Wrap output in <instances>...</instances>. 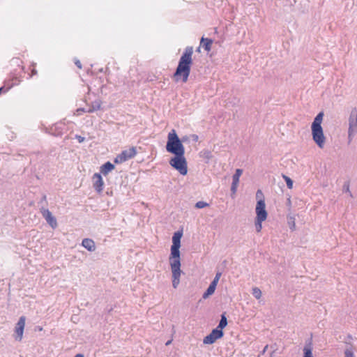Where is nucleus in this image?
I'll return each instance as SVG.
<instances>
[{"instance_id":"nucleus-27","label":"nucleus","mask_w":357,"mask_h":357,"mask_svg":"<svg viewBox=\"0 0 357 357\" xmlns=\"http://www.w3.org/2000/svg\"><path fill=\"white\" fill-rule=\"evenodd\" d=\"M252 295L257 299H259L261 296V291L258 287L252 289Z\"/></svg>"},{"instance_id":"nucleus-5","label":"nucleus","mask_w":357,"mask_h":357,"mask_svg":"<svg viewBox=\"0 0 357 357\" xmlns=\"http://www.w3.org/2000/svg\"><path fill=\"white\" fill-rule=\"evenodd\" d=\"M357 133V113L351 111L349 118V129H348V139L350 143Z\"/></svg>"},{"instance_id":"nucleus-15","label":"nucleus","mask_w":357,"mask_h":357,"mask_svg":"<svg viewBox=\"0 0 357 357\" xmlns=\"http://www.w3.org/2000/svg\"><path fill=\"white\" fill-rule=\"evenodd\" d=\"M82 245L90 252H93L96 250L95 242L91 238H84L82 242Z\"/></svg>"},{"instance_id":"nucleus-24","label":"nucleus","mask_w":357,"mask_h":357,"mask_svg":"<svg viewBox=\"0 0 357 357\" xmlns=\"http://www.w3.org/2000/svg\"><path fill=\"white\" fill-rule=\"evenodd\" d=\"M243 173V170L241 169H236L234 174L232 176V183H234V185H238L239 182V178Z\"/></svg>"},{"instance_id":"nucleus-32","label":"nucleus","mask_w":357,"mask_h":357,"mask_svg":"<svg viewBox=\"0 0 357 357\" xmlns=\"http://www.w3.org/2000/svg\"><path fill=\"white\" fill-rule=\"evenodd\" d=\"M75 139H77L79 143H82L85 140V138L84 137H82L81 135H75Z\"/></svg>"},{"instance_id":"nucleus-23","label":"nucleus","mask_w":357,"mask_h":357,"mask_svg":"<svg viewBox=\"0 0 357 357\" xmlns=\"http://www.w3.org/2000/svg\"><path fill=\"white\" fill-rule=\"evenodd\" d=\"M323 116H324V113L319 112L314 119V121H313L311 126H321Z\"/></svg>"},{"instance_id":"nucleus-13","label":"nucleus","mask_w":357,"mask_h":357,"mask_svg":"<svg viewBox=\"0 0 357 357\" xmlns=\"http://www.w3.org/2000/svg\"><path fill=\"white\" fill-rule=\"evenodd\" d=\"M172 272V286L176 289L180 282V276L181 273V268H178L177 263L174 264V268H171Z\"/></svg>"},{"instance_id":"nucleus-28","label":"nucleus","mask_w":357,"mask_h":357,"mask_svg":"<svg viewBox=\"0 0 357 357\" xmlns=\"http://www.w3.org/2000/svg\"><path fill=\"white\" fill-rule=\"evenodd\" d=\"M222 275V273L221 272H217L213 280H212V282H211V284H213L215 287H217V284L218 283V281Z\"/></svg>"},{"instance_id":"nucleus-20","label":"nucleus","mask_w":357,"mask_h":357,"mask_svg":"<svg viewBox=\"0 0 357 357\" xmlns=\"http://www.w3.org/2000/svg\"><path fill=\"white\" fill-rule=\"evenodd\" d=\"M227 325V319L226 317V313L224 312L221 314V318L219 321V324L216 328L219 329L220 331H223V328H225Z\"/></svg>"},{"instance_id":"nucleus-37","label":"nucleus","mask_w":357,"mask_h":357,"mask_svg":"<svg viewBox=\"0 0 357 357\" xmlns=\"http://www.w3.org/2000/svg\"><path fill=\"white\" fill-rule=\"evenodd\" d=\"M344 190H345L346 192H348L351 193V192H350V191H349V184H347V185H346V184H344ZM350 195H351V194H350Z\"/></svg>"},{"instance_id":"nucleus-30","label":"nucleus","mask_w":357,"mask_h":357,"mask_svg":"<svg viewBox=\"0 0 357 357\" xmlns=\"http://www.w3.org/2000/svg\"><path fill=\"white\" fill-rule=\"evenodd\" d=\"M344 357H354V352L351 349H347L344 351Z\"/></svg>"},{"instance_id":"nucleus-31","label":"nucleus","mask_w":357,"mask_h":357,"mask_svg":"<svg viewBox=\"0 0 357 357\" xmlns=\"http://www.w3.org/2000/svg\"><path fill=\"white\" fill-rule=\"evenodd\" d=\"M288 223L289 225V228L291 229V230H292V231L294 230L295 229L294 218H290V220H289Z\"/></svg>"},{"instance_id":"nucleus-2","label":"nucleus","mask_w":357,"mask_h":357,"mask_svg":"<svg viewBox=\"0 0 357 357\" xmlns=\"http://www.w3.org/2000/svg\"><path fill=\"white\" fill-rule=\"evenodd\" d=\"M166 150L174 155L185 153V147L175 130H172L168 134Z\"/></svg>"},{"instance_id":"nucleus-44","label":"nucleus","mask_w":357,"mask_h":357,"mask_svg":"<svg viewBox=\"0 0 357 357\" xmlns=\"http://www.w3.org/2000/svg\"><path fill=\"white\" fill-rule=\"evenodd\" d=\"M42 327H38V331H42Z\"/></svg>"},{"instance_id":"nucleus-38","label":"nucleus","mask_w":357,"mask_h":357,"mask_svg":"<svg viewBox=\"0 0 357 357\" xmlns=\"http://www.w3.org/2000/svg\"><path fill=\"white\" fill-rule=\"evenodd\" d=\"M46 199H47V197L45 195H43L42 198H41V200L40 201L39 204H42L43 202L46 203Z\"/></svg>"},{"instance_id":"nucleus-7","label":"nucleus","mask_w":357,"mask_h":357,"mask_svg":"<svg viewBox=\"0 0 357 357\" xmlns=\"http://www.w3.org/2000/svg\"><path fill=\"white\" fill-rule=\"evenodd\" d=\"M26 317L24 316H22L20 317L15 327V340L20 342L23 337V333L25 326Z\"/></svg>"},{"instance_id":"nucleus-9","label":"nucleus","mask_w":357,"mask_h":357,"mask_svg":"<svg viewBox=\"0 0 357 357\" xmlns=\"http://www.w3.org/2000/svg\"><path fill=\"white\" fill-rule=\"evenodd\" d=\"M40 212L43 215V217L45 219L47 222L50 225L52 229H55L57 227L58 224L56 219L54 216L52 215V213L47 208H45L42 207L40 208Z\"/></svg>"},{"instance_id":"nucleus-25","label":"nucleus","mask_w":357,"mask_h":357,"mask_svg":"<svg viewBox=\"0 0 357 357\" xmlns=\"http://www.w3.org/2000/svg\"><path fill=\"white\" fill-rule=\"evenodd\" d=\"M266 220L264 219H259V218H255V229L257 232L261 231L262 229V222L265 221Z\"/></svg>"},{"instance_id":"nucleus-1","label":"nucleus","mask_w":357,"mask_h":357,"mask_svg":"<svg viewBox=\"0 0 357 357\" xmlns=\"http://www.w3.org/2000/svg\"><path fill=\"white\" fill-rule=\"evenodd\" d=\"M192 54L193 47L192 46L186 47L180 57L178 66L173 75L176 82L181 80L182 82L185 83L188 81L192 65Z\"/></svg>"},{"instance_id":"nucleus-22","label":"nucleus","mask_w":357,"mask_h":357,"mask_svg":"<svg viewBox=\"0 0 357 357\" xmlns=\"http://www.w3.org/2000/svg\"><path fill=\"white\" fill-rule=\"evenodd\" d=\"M323 116H324V113L319 112L314 119V121H313L311 126H321Z\"/></svg>"},{"instance_id":"nucleus-36","label":"nucleus","mask_w":357,"mask_h":357,"mask_svg":"<svg viewBox=\"0 0 357 357\" xmlns=\"http://www.w3.org/2000/svg\"><path fill=\"white\" fill-rule=\"evenodd\" d=\"M191 138H192L193 142H197L198 139H199V137H198V135L193 134V135H191Z\"/></svg>"},{"instance_id":"nucleus-18","label":"nucleus","mask_w":357,"mask_h":357,"mask_svg":"<svg viewBox=\"0 0 357 357\" xmlns=\"http://www.w3.org/2000/svg\"><path fill=\"white\" fill-rule=\"evenodd\" d=\"M101 103H102V102L100 100H96L95 101L91 102V105H89L86 112L88 113H93L94 112H96V111L100 109Z\"/></svg>"},{"instance_id":"nucleus-39","label":"nucleus","mask_w":357,"mask_h":357,"mask_svg":"<svg viewBox=\"0 0 357 357\" xmlns=\"http://www.w3.org/2000/svg\"><path fill=\"white\" fill-rule=\"evenodd\" d=\"M268 347V345H266V346L264 347V349H263V350H262V351H261V354H262V355L265 354V352L266 351V350H267Z\"/></svg>"},{"instance_id":"nucleus-45","label":"nucleus","mask_w":357,"mask_h":357,"mask_svg":"<svg viewBox=\"0 0 357 357\" xmlns=\"http://www.w3.org/2000/svg\"><path fill=\"white\" fill-rule=\"evenodd\" d=\"M171 342V341H168L166 344L168 345L169 343Z\"/></svg>"},{"instance_id":"nucleus-4","label":"nucleus","mask_w":357,"mask_h":357,"mask_svg":"<svg viewBox=\"0 0 357 357\" xmlns=\"http://www.w3.org/2000/svg\"><path fill=\"white\" fill-rule=\"evenodd\" d=\"M312 139L321 149L324 146L326 137L322 126H311Z\"/></svg>"},{"instance_id":"nucleus-35","label":"nucleus","mask_w":357,"mask_h":357,"mask_svg":"<svg viewBox=\"0 0 357 357\" xmlns=\"http://www.w3.org/2000/svg\"><path fill=\"white\" fill-rule=\"evenodd\" d=\"M75 64L76 65V66H77L78 68H82V63H81V62H80V61H79V60L76 59V60L75 61Z\"/></svg>"},{"instance_id":"nucleus-17","label":"nucleus","mask_w":357,"mask_h":357,"mask_svg":"<svg viewBox=\"0 0 357 357\" xmlns=\"http://www.w3.org/2000/svg\"><path fill=\"white\" fill-rule=\"evenodd\" d=\"M183 236L182 231H177L172 236V246L181 247V238Z\"/></svg>"},{"instance_id":"nucleus-40","label":"nucleus","mask_w":357,"mask_h":357,"mask_svg":"<svg viewBox=\"0 0 357 357\" xmlns=\"http://www.w3.org/2000/svg\"><path fill=\"white\" fill-rule=\"evenodd\" d=\"M187 139H188L187 136H185L181 140L182 141V142H183L187 141Z\"/></svg>"},{"instance_id":"nucleus-42","label":"nucleus","mask_w":357,"mask_h":357,"mask_svg":"<svg viewBox=\"0 0 357 357\" xmlns=\"http://www.w3.org/2000/svg\"><path fill=\"white\" fill-rule=\"evenodd\" d=\"M259 194L262 195V192H261V190H257V197H258Z\"/></svg>"},{"instance_id":"nucleus-12","label":"nucleus","mask_w":357,"mask_h":357,"mask_svg":"<svg viewBox=\"0 0 357 357\" xmlns=\"http://www.w3.org/2000/svg\"><path fill=\"white\" fill-rule=\"evenodd\" d=\"M93 185L96 191L100 193L103 190L104 182L100 173H95L93 176Z\"/></svg>"},{"instance_id":"nucleus-21","label":"nucleus","mask_w":357,"mask_h":357,"mask_svg":"<svg viewBox=\"0 0 357 357\" xmlns=\"http://www.w3.org/2000/svg\"><path fill=\"white\" fill-rule=\"evenodd\" d=\"M216 289V287L214 286L213 284H210L206 291L203 294L202 298L204 299L207 298L209 296L213 294L215 292V290Z\"/></svg>"},{"instance_id":"nucleus-46","label":"nucleus","mask_w":357,"mask_h":357,"mask_svg":"<svg viewBox=\"0 0 357 357\" xmlns=\"http://www.w3.org/2000/svg\"><path fill=\"white\" fill-rule=\"evenodd\" d=\"M36 70H33V74H36Z\"/></svg>"},{"instance_id":"nucleus-26","label":"nucleus","mask_w":357,"mask_h":357,"mask_svg":"<svg viewBox=\"0 0 357 357\" xmlns=\"http://www.w3.org/2000/svg\"><path fill=\"white\" fill-rule=\"evenodd\" d=\"M283 178L284 179L287 186L289 189H291L293 188V181L291 178H290L289 176L283 174L282 175Z\"/></svg>"},{"instance_id":"nucleus-33","label":"nucleus","mask_w":357,"mask_h":357,"mask_svg":"<svg viewBox=\"0 0 357 357\" xmlns=\"http://www.w3.org/2000/svg\"><path fill=\"white\" fill-rule=\"evenodd\" d=\"M237 185H234V183H231V191L232 192V193H234V194L236 193V189H237Z\"/></svg>"},{"instance_id":"nucleus-34","label":"nucleus","mask_w":357,"mask_h":357,"mask_svg":"<svg viewBox=\"0 0 357 357\" xmlns=\"http://www.w3.org/2000/svg\"><path fill=\"white\" fill-rule=\"evenodd\" d=\"M87 109L85 108H79L77 109L76 112L77 115H79L82 112H87Z\"/></svg>"},{"instance_id":"nucleus-8","label":"nucleus","mask_w":357,"mask_h":357,"mask_svg":"<svg viewBox=\"0 0 357 357\" xmlns=\"http://www.w3.org/2000/svg\"><path fill=\"white\" fill-rule=\"evenodd\" d=\"M224 332L220 331L218 328H214L212 330V331L204 337L203 339V343L205 344H213L217 340L220 339L223 337Z\"/></svg>"},{"instance_id":"nucleus-3","label":"nucleus","mask_w":357,"mask_h":357,"mask_svg":"<svg viewBox=\"0 0 357 357\" xmlns=\"http://www.w3.org/2000/svg\"><path fill=\"white\" fill-rule=\"evenodd\" d=\"M169 165L181 175L185 176L188 173V164L185 158V153L176 155L169 160Z\"/></svg>"},{"instance_id":"nucleus-43","label":"nucleus","mask_w":357,"mask_h":357,"mask_svg":"<svg viewBox=\"0 0 357 357\" xmlns=\"http://www.w3.org/2000/svg\"><path fill=\"white\" fill-rule=\"evenodd\" d=\"M2 91H3V87H0V94L1 93Z\"/></svg>"},{"instance_id":"nucleus-6","label":"nucleus","mask_w":357,"mask_h":357,"mask_svg":"<svg viewBox=\"0 0 357 357\" xmlns=\"http://www.w3.org/2000/svg\"><path fill=\"white\" fill-rule=\"evenodd\" d=\"M136 154V149L135 147H131L129 149L123 151L120 154L117 155L114 158V162L116 164L123 163L129 159L134 158Z\"/></svg>"},{"instance_id":"nucleus-19","label":"nucleus","mask_w":357,"mask_h":357,"mask_svg":"<svg viewBox=\"0 0 357 357\" xmlns=\"http://www.w3.org/2000/svg\"><path fill=\"white\" fill-rule=\"evenodd\" d=\"M201 45L207 52L211 50L213 40L202 37L201 39Z\"/></svg>"},{"instance_id":"nucleus-14","label":"nucleus","mask_w":357,"mask_h":357,"mask_svg":"<svg viewBox=\"0 0 357 357\" xmlns=\"http://www.w3.org/2000/svg\"><path fill=\"white\" fill-rule=\"evenodd\" d=\"M303 357H313L312 355V339L309 338L305 341V346L303 348Z\"/></svg>"},{"instance_id":"nucleus-41","label":"nucleus","mask_w":357,"mask_h":357,"mask_svg":"<svg viewBox=\"0 0 357 357\" xmlns=\"http://www.w3.org/2000/svg\"><path fill=\"white\" fill-rule=\"evenodd\" d=\"M74 357H84V355L82 354H77Z\"/></svg>"},{"instance_id":"nucleus-29","label":"nucleus","mask_w":357,"mask_h":357,"mask_svg":"<svg viewBox=\"0 0 357 357\" xmlns=\"http://www.w3.org/2000/svg\"><path fill=\"white\" fill-rule=\"evenodd\" d=\"M207 206H208V204L203 201H199L195 204L197 208H203Z\"/></svg>"},{"instance_id":"nucleus-16","label":"nucleus","mask_w":357,"mask_h":357,"mask_svg":"<svg viewBox=\"0 0 357 357\" xmlns=\"http://www.w3.org/2000/svg\"><path fill=\"white\" fill-rule=\"evenodd\" d=\"M115 168L114 165H113L110 162H106L105 164H103L100 167V174H103L104 176H106L109 172L113 170Z\"/></svg>"},{"instance_id":"nucleus-10","label":"nucleus","mask_w":357,"mask_h":357,"mask_svg":"<svg viewBox=\"0 0 357 357\" xmlns=\"http://www.w3.org/2000/svg\"><path fill=\"white\" fill-rule=\"evenodd\" d=\"M179 248L180 247L171 246V254L169 257L171 268H174V263H177L178 268H181Z\"/></svg>"},{"instance_id":"nucleus-11","label":"nucleus","mask_w":357,"mask_h":357,"mask_svg":"<svg viewBox=\"0 0 357 357\" xmlns=\"http://www.w3.org/2000/svg\"><path fill=\"white\" fill-rule=\"evenodd\" d=\"M255 211L257 215L256 218L264 220L267 218L268 213L266 210V204L264 199H259L257 201Z\"/></svg>"}]
</instances>
